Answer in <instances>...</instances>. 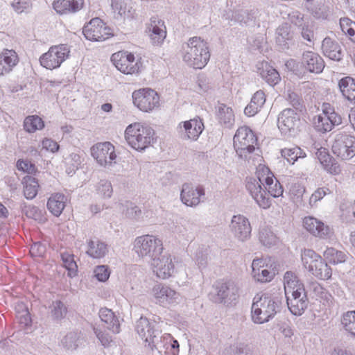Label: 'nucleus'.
I'll list each match as a JSON object with an SVG mask.
<instances>
[{
    "label": "nucleus",
    "instance_id": "1",
    "mask_svg": "<svg viewBox=\"0 0 355 355\" xmlns=\"http://www.w3.org/2000/svg\"><path fill=\"white\" fill-rule=\"evenodd\" d=\"M246 189L258 206L267 209L271 206L269 196L273 198L282 196L284 192L282 186L272 173L268 171L267 176L261 178H248Z\"/></svg>",
    "mask_w": 355,
    "mask_h": 355
},
{
    "label": "nucleus",
    "instance_id": "2",
    "mask_svg": "<svg viewBox=\"0 0 355 355\" xmlns=\"http://www.w3.org/2000/svg\"><path fill=\"white\" fill-rule=\"evenodd\" d=\"M284 286L288 309L292 314L301 315L309 303L303 284L294 272L287 271L284 276Z\"/></svg>",
    "mask_w": 355,
    "mask_h": 355
},
{
    "label": "nucleus",
    "instance_id": "3",
    "mask_svg": "<svg viewBox=\"0 0 355 355\" xmlns=\"http://www.w3.org/2000/svg\"><path fill=\"white\" fill-rule=\"evenodd\" d=\"M183 61L194 69H202L208 63L210 52L208 44L198 37L190 38L182 46Z\"/></svg>",
    "mask_w": 355,
    "mask_h": 355
},
{
    "label": "nucleus",
    "instance_id": "4",
    "mask_svg": "<svg viewBox=\"0 0 355 355\" xmlns=\"http://www.w3.org/2000/svg\"><path fill=\"white\" fill-rule=\"evenodd\" d=\"M282 300L268 293L254 298L252 305V319L254 323L263 324L273 318L279 312Z\"/></svg>",
    "mask_w": 355,
    "mask_h": 355
},
{
    "label": "nucleus",
    "instance_id": "5",
    "mask_svg": "<svg viewBox=\"0 0 355 355\" xmlns=\"http://www.w3.org/2000/svg\"><path fill=\"white\" fill-rule=\"evenodd\" d=\"M124 135L128 145L140 152L148 148L156 141L155 130L150 125L141 123L128 125Z\"/></svg>",
    "mask_w": 355,
    "mask_h": 355
},
{
    "label": "nucleus",
    "instance_id": "6",
    "mask_svg": "<svg viewBox=\"0 0 355 355\" xmlns=\"http://www.w3.org/2000/svg\"><path fill=\"white\" fill-rule=\"evenodd\" d=\"M353 126H345L338 130L334 137L332 152L342 159L347 160L355 156V135Z\"/></svg>",
    "mask_w": 355,
    "mask_h": 355
},
{
    "label": "nucleus",
    "instance_id": "7",
    "mask_svg": "<svg viewBox=\"0 0 355 355\" xmlns=\"http://www.w3.org/2000/svg\"><path fill=\"white\" fill-rule=\"evenodd\" d=\"M161 318L155 317L149 320L146 317H140L136 321L135 330L139 336L143 340L144 345L150 350L155 347L156 343L161 338L162 329L159 326Z\"/></svg>",
    "mask_w": 355,
    "mask_h": 355
},
{
    "label": "nucleus",
    "instance_id": "8",
    "mask_svg": "<svg viewBox=\"0 0 355 355\" xmlns=\"http://www.w3.org/2000/svg\"><path fill=\"white\" fill-rule=\"evenodd\" d=\"M133 251L138 257L152 261L163 252L162 241L152 234H145L136 237L133 242Z\"/></svg>",
    "mask_w": 355,
    "mask_h": 355
},
{
    "label": "nucleus",
    "instance_id": "9",
    "mask_svg": "<svg viewBox=\"0 0 355 355\" xmlns=\"http://www.w3.org/2000/svg\"><path fill=\"white\" fill-rule=\"evenodd\" d=\"M301 257L304 267L314 277L322 280H328L331 277V267L315 251L305 249L302 252Z\"/></svg>",
    "mask_w": 355,
    "mask_h": 355
},
{
    "label": "nucleus",
    "instance_id": "10",
    "mask_svg": "<svg viewBox=\"0 0 355 355\" xmlns=\"http://www.w3.org/2000/svg\"><path fill=\"white\" fill-rule=\"evenodd\" d=\"M257 146V137L250 128L242 126L238 128L234 137V147L241 158L247 159Z\"/></svg>",
    "mask_w": 355,
    "mask_h": 355
},
{
    "label": "nucleus",
    "instance_id": "11",
    "mask_svg": "<svg viewBox=\"0 0 355 355\" xmlns=\"http://www.w3.org/2000/svg\"><path fill=\"white\" fill-rule=\"evenodd\" d=\"M154 302L164 308L174 307L181 303V294L169 286L161 283L155 284L151 290Z\"/></svg>",
    "mask_w": 355,
    "mask_h": 355
},
{
    "label": "nucleus",
    "instance_id": "12",
    "mask_svg": "<svg viewBox=\"0 0 355 355\" xmlns=\"http://www.w3.org/2000/svg\"><path fill=\"white\" fill-rule=\"evenodd\" d=\"M342 123L340 115L336 113L334 108L329 103H323L322 113L314 119L315 129L321 133L331 131L335 125Z\"/></svg>",
    "mask_w": 355,
    "mask_h": 355
},
{
    "label": "nucleus",
    "instance_id": "13",
    "mask_svg": "<svg viewBox=\"0 0 355 355\" xmlns=\"http://www.w3.org/2000/svg\"><path fill=\"white\" fill-rule=\"evenodd\" d=\"M70 49L67 44L55 45L43 53L40 58V64L47 69H54L60 67L69 56Z\"/></svg>",
    "mask_w": 355,
    "mask_h": 355
},
{
    "label": "nucleus",
    "instance_id": "14",
    "mask_svg": "<svg viewBox=\"0 0 355 355\" xmlns=\"http://www.w3.org/2000/svg\"><path fill=\"white\" fill-rule=\"evenodd\" d=\"M213 287L216 291V302L227 306L236 304L239 297V288L234 282L220 279L217 281Z\"/></svg>",
    "mask_w": 355,
    "mask_h": 355
},
{
    "label": "nucleus",
    "instance_id": "15",
    "mask_svg": "<svg viewBox=\"0 0 355 355\" xmlns=\"http://www.w3.org/2000/svg\"><path fill=\"white\" fill-rule=\"evenodd\" d=\"M132 101L141 111L149 112L159 106V97L155 90L142 88L132 93Z\"/></svg>",
    "mask_w": 355,
    "mask_h": 355
},
{
    "label": "nucleus",
    "instance_id": "16",
    "mask_svg": "<svg viewBox=\"0 0 355 355\" xmlns=\"http://www.w3.org/2000/svg\"><path fill=\"white\" fill-rule=\"evenodd\" d=\"M83 33L87 40L96 42L104 41L113 35L111 29L98 17L84 26Z\"/></svg>",
    "mask_w": 355,
    "mask_h": 355
},
{
    "label": "nucleus",
    "instance_id": "17",
    "mask_svg": "<svg viewBox=\"0 0 355 355\" xmlns=\"http://www.w3.org/2000/svg\"><path fill=\"white\" fill-rule=\"evenodd\" d=\"M174 259L173 257L166 253L151 261V267L158 278L166 279L173 276L175 272Z\"/></svg>",
    "mask_w": 355,
    "mask_h": 355
},
{
    "label": "nucleus",
    "instance_id": "18",
    "mask_svg": "<svg viewBox=\"0 0 355 355\" xmlns=\"http://www.w3.org/2000/svg\"><path fill=\"white\" fill-rule=\"evenodd\" d=\"M91 153L98 164L102 166L110 167L113 163H116L114 146L110 142L96 144L91 148Z\"/></svg>",
    "mask_w": 355,
    "mask_h": 355
},
{
    "label": "nucleus",
    "instance_id": "19",
    "mask_svg": "<svg viewBox=\"0 0 355 355\" xmlns=\"http://www.w3.org/2000/svg\"><path fill=\"white\" fill-rule=\"evenodd\" d=\"M300 123V115L291 108L282 111L277 119L278 128L285 135H293L298 128Z\"/></svg>",
    "mask_w": 355,
    "mask_h": 355
},
{
    "label": "nucleus",
    "instance_id": "20",
    "mask_svg": "<svg viewBox=\"0 0 355 355\" xmlns=\"http://www.w3.org/2000/svg\"><path fill=\"white\" fill-rule=\"evenodd\" d=\"M111 60L116 68L125 74L138 73L139 65L135 55L128 51H119L112 54Z\"/></svg>",
    "mask_w": 355,
    "mask_h": 355
},
{
    "label": "nucleus",
    "instance_id": "21",
    "mask_svg": "<svg viewBox=\"0 0 355 355\" xmlns=\"http://www.w3.org/2000/svg\"><path fill=\"white\" fill-rule=\"evenodd\" d=\"M230 230L234 237L239 241H246L251 237V224L248 218L243 215L237 214L232 216Z\"/></svg>",
    "mask_w": 355,
    "mask_h": 355
},
{
    "label": "nucleus",
    "instance_id": "22",
    "mask_svg": "<svg viewBox=\"0 0 355 355\" xmlns=\"http://www.w3.org/2000/svg\"><path fill=\"white\" fill-rule=\"evenodd\" d=\"M205 190L201 186L194 187L192 184L184 183L180 191V200L187 207H196L205 198Z\"/></svg>",
    "mask_w": 355,
    "mask_h": 355
},
{
    "label": "nucleus",
    "instance_id": "23",
    "mask_svg": "<svg viewBox=\"0 0 355 355\" xmlns=\"http://www.w3.org/2000/svg\"><path fill=\"white\" fill-rule=\"evenodd\" d=\"M203 130L204 124L199 117L180 122L177 127L181 138L194 141L198 139Z\"/></svg>",
    "mask_w": 355,
    "mask_h": 355
},
{
    "label": "nucleus",
    "instance_id": "24",
    "mask_svg": "<svg viewBox=\"0 0 355 355\" xmlns=\"http://www.w3.org/2000/svg\"><path fill=\"white\" fill-rule=\"evenodd\" d=\"M157 350L159 353H164V355H179L180 345L177 340L169 334H164L156 343L155 347L151 351Z\"/></svg>",
    "mask_w": 355,
    "mask_h": 355
},
{
    "label": "nucleus",
    "instance_id": "25",
    "mask_svg": "<svg viewBox=\"0 0 355 355\" xmlns=\"http://www.w3.org/2000/svg\"><path fill=\"white\" fill-rule=\"evenodd\" d=\"M302 64L307 71L315 73H321L324 67V62L321 56L311 51L303 53Z\"/></svg>",
    "mask_w": 355,
    "mask_h": 355
},
{
    "label": "nucleus",
    "instance_id": "26",
    "mask_svg": "<svg viewBox=\"0 0 355 355\" xmlns=\"http://www.w3.org/2000/svg\"><path fill=\"white\" fill-rule=\"evenodd\" d=\"M151 42L155 46L161 45L166 36L164 21L158 17H153L148 26Z\"/></svg>",
    "mask_w": 355,
    "mask_h": 355
},
{
    "label": "nucleus",
    "instance_id": "27",
    "mask_svg": "<svg viewBox=\"0 0 355 355\" xmlns=\"http://www.w3.org/2000/svg\"><path fill=\"white\" fill-rule=\"evenodd\" d=\"M304 228L311 234L322 239L329 236L330 229L323 222L313 216L305 217L303 220Z\"/></svg>",
    "mask_w": 355,
    "mask_h": 355
},
{
    "label": "nucleus",
    "instance_id": "28",
    "mask_svg": "<svg viewBox=\"0 0 355 355\" xmlns=\"http://www.w3.org/2000/svg\"><path fill=\"white\" fill-rule=\"evenodd\" d=\"M256 68L257 72L269 85L275 86L279 83L281 78L279 72L268 62H257Z\"/></svg>",
    "mask_w": 355,
    "mask_h": 355
},
{
    "label": "nucleus",
    "instance_id": "29",
    "mask_svg": "<svg viewBox=\"0 0 355 355\" xmlns=\"http://www.w3.org/2000/svg\"><path fill=\"white\" fill-rule=\"evenodd\" d=\"M18 62V55L15 51L4 50L0 54V76L10 73Z\"/></svg>",
    "mask_w": 355,
    "mask_h": 355
},
{
    "label": "nucleus",
    "instance_id": "30",
    "mask_svg": "<svg viewBox=\"0 0 355 355\" xmlns=\"http://www.w3.org/2000/svg\"><path fill=\"white\" fill-rule=\"evenodd\" d=\"M84 0H54L53 7L59 14L76 12L83 6Z\"/></svg>",
    "mask_w": 355,
    "mask_h": 355
},
{
    "label": "nucleus",
    "instance_id": "31",
    "mask_svg": "<svg viewBox=\"0 0 355 355\" xmlns=\"http://www.w3.org/2000/svg\"><path fill=\"white\" fill-rule=\"evenodd\" d=\"M322 50L323 54L332 60L339 61L343 54L339 44L331 40L330 37H325L322 42Z\"/></svg>",
    "mask_w": 355,
    "mask_h": 355
},
{
    "label": "nucleus",
    "instance_id": "32",
    "mask_svg": "<svg viewBox=\"0 0 355 355\" xmlns=\"http://www.w3.org/2000/svg\"><path fill=\"white\" fill-rule=\"evenodd\" d=\"M226 19L234 21L240 24L250 25L255 19V12L248 10H239L235 12H227L224 15Z\"/></svg>",
    "mask_w": 355,
    "mask_h": 355
},
{
    "label": "nucleus",
    "instance_id": "33",
    "mask_svg": "<svg viewBox=\"0 0 355 355\" xmlns=\"http://www.w3.org/2000/svg\"><path fill=\"white\" fill-rule=\"evenodd\" d=\"M338 86L343 96L355 104V79L351 76H345L338 80Z\"/></svg>",
    "mask_w": 355,
    "mask_h": 355
},
{
    "label": "nucleus",
    "instance_id": "34",
    "mask_svg": "<svg viewBox=\"0 0 355 355\" xmlns=\"http://www.w3.org/2000/svg\"><path fill=\"white\" fill-rule=\"evenodd\" d=\"M67 202V197L61 193L52 194L47 201L48 210L55 216H59L62 213Z\"/></svg>",
    "mask_w": 355,
    "mask_h": 355
},
{
    "label": "nucleus",
    "instance_id": "35",
    "mask_svg": "<svg viewBox=\"0 0 355 355\" xmlns=\"http://www.w3.org/2000/svg\"><path fill=\"white\" fill-rule=\"evenodd\" d=\"M98 315L101 321L107 324L108 329L114 334H119L120 332L119 319L111 309L102 308L100 309Z\"/></svg>",
    "mask_w": 355,
    "mask_h": 355
},
{
    "label": "nucleus",
    "instance_id": "36",
    "mask_svg": "<svg viewBox=\"0 0 355 355\" xmlns=\"http://www.w3.org/2000/svg\"><path fill=\"white\" fill-rule=\"evenodd\" d=\"M85 339L80 332L70 331L61 340L62 346L67 351L73 352L83 345Z\"/></svg>",
    "mask_w": 355,
    "mask_h": 355
},
{
    "label": "nucleus",
    "instance_id": "37",
    "mask_svg": "<svg viewBox=\"0 0 355 355\" xmlns=\"http://www.w3.org/2000/svg\"><path fill=\"white\" fill-rule=\"evenodd\" d=\"M266 102V95L262 90L256 92L250 103L245 107L244 113L248 116H253L261 110Z\"/></svg>",
    "mask_w": 355,
    "mask_h": 355
},
{
    "label": "nucleus",
    "instance_id": "38",
    "mask_svg": "<svg viewBox=\"0 0 355 355\" xmlns=\"http://www.w3.org/2000/svg\"><path fill=\"white\" fill-rule=\"evenodd\" d=\"M349 255L346 251L339 250L334 248H327L323 253L324 259L334 265L345 263Z\"/></svg>",
    "mask_w": 355,
    "mask_h": 355
},
{
    "label": "nucleus",
    "instance_id": "39",
    "mask_svg": "<svg viewBox=\"0 0 355 355\" xmlns=\"http://www.w3.org/2000/svg\"><path fill=\"white\" fill-rule=\"evenodd\" d=\"M276 42L283 49L288 48V42L293 38L290 26L285 23L280 25L276 31Z\"/></svg>",
    "mask_w": 355,
    "mask_h": 355
},
{
    "label": "nucleus",
    "instance_id": "40",
    "mask_svg": "<svg viewBox=\"0 0 355 355\" xmlns=\"http://www.w3.org/2000/svg\"><path fill=\"white\" fill-rule=\"evenodd\" d=\"M218 119L220 124L225 128H231L234 123V114L231 107L224 104L218 107L217 112Z\"/></svg>",
    "mask_w": 355,
    "mask_h": 355
},
{
    "label": "nucleus",
    "instance_id": "41",
    "mask_svg": "<svg viewBox=\"0 0 355 355\" xmlns=\"http://www.w3.org/2000/svg\"><path fill=\"white\" fill-rule=\"evenodd\" d=\"M107 252V245L98 240L89 241L87 243V254L94 258L100 259L106 254Z\"/></svg>",
    "mask_w": 355,
    "mask_h": 355
},
{
    "label": "nucleus",
    "instance_id": "42",
    "mask_svg": "<svg viewBox=\"0 0 355 355\" xmlns=\"http://www.w3.org/2000/svg\"><path fill=\"white\" fill-rule=\"evenodd\" d=\"M22 184L25 198L28 200L33 199L37 196L39 188L37 180L31 175H26L23 178Z\"/></svg>",
    "mask_w": 355,
    "mask_h": 355
},
{
    "label": "nucleus",
    "instance_id": "43",
    "mask_svg": "<svg viewBox=\"0 0 355 355\" xmlns=\"http://www.w3.org/2000/svg\"><path fill=\"white\" fill-rule=\"evenodd\" d=\"M281 155L291 164H293L299 158L306 157V153L298 146L284 148L281 150Z\"/></svg>",
    "mask_w": 355,
    "mask_h": 355
},
{
    "label": "nucleus",
    "instance_id": "44",
    "mask_svg": "<svg viewBox=\"0 0 355 355\" xmlns=\"http://www.w3.org/2000/svg\"><path fill=\"white\" fill-rule=\"evenodd\" d=\"M341 325L347 333L355 337V311H349L343 314Z\"/></svg>",
    "mask_w": 355,
    "mask_h": 355
},
{
    "label": "nucleus",
    "instance_id": "45",
    "mask_svg": "<svg viewBox=\"0 0 355 355\" xmlns=\"http://www.w3.org/2000/svg\"><path fill=\"white\" fill-rule=\"evenodd\" d=\"M44 127L43 120L37 115L26 116L24 121V130L29 132H35L36 130H42Z\"/></svg>",
    "mask_w": 355,
    "mask_h": 355
},
{
    "label": "nucleus",
    "instance_id": "46",
    "mask_svg": "<svg viewBox=\"0 0 355 355\" xmlns=\"http://www.w3.org/2000/svg\"><path fill=\"white\" fill-rule=\"evenodd\" d=\"M111 7L114 12L121 17L132 18L134 17L135 11L128 8L125 0H112Z\"/></svg>",
    "mask_w": 355,
    "mask_h": 355
},
{
    "label": "nucleus",
    "instance_id": "47",
    "mask_svg": "<svg viewBox=\"0 0 355 355\" xmlns=\"http://www.w3.org/2000/svg\"><path fill=\"white\" fill-rule=\"evenodd\" d=\"M95 191L101 198H110L113 193L112 183L108 180L102 179L95 185Z\"/></svg>",
    "mask_w": 355,
    "mask_h": 355
},
{
    "label": "nucleus",
    "instance_id": "48",
    "mask_svg": "<svg viewBox=\"0 0 355 355\" xmlns=\"http://www.w3.org/2000/svg\"><path fill=\"white\" fill-rule=\"evenodd\" d=\"M61 259L63 262V266L68 271V276L74 277L77 275L78 266L74 260V255L68 252L61 254Z\"/></svg>",
    "mask_w": 355,
    "mask_h": 355
},
{
    "label": "nucleus",
    "instance_id": "49",
    "mask_svg": "<svg viewBox=\"0 0 355 355\" xmlns=\"http://www.w3.org/2000/svg\"><path fill=\"white\" fill-rule=\"evenodd\" d=\"M49 309L51 316L54 320L63 319L67 313V306L60 300L53 301Z\"/></svg>",
    "mask_w": 355,
    "mask_h": 355
},
{
    "label": "nucleus",
    "instance_id": "50",
    "mask_svg": "<svg viewBox=\"0 0 355 355\" xmlns=\"http://www.w3.org/2000/svg\"><path fill=\"white\" fill-rule=\"evenodd\" d=\"M259 239L266 247H271L277 242V236L268 227H263L260 229Z\"/></svg>",
    "mask_w": 355,
    "mask_h": 355
},
{
    "label": "nucleus",
    "instance_id": "51",
    "mask_svg": "<svg viewBox=\"0 0 355 355\" xmlns=\"http://www.w3.org/2000/svg\"><path fill=\"white\" fill-rule=\"evenodd\" d=\"M251 352V347L245 343H237L226 349L223 355H249Z\"/></svg>",
    "mask_w": 355,
    "mask_h": 355
},
{
    "label": "nucleus",
    "instance_id": "52",
    "mask_svg": "<svg viewBox=\"0 0 355 355\" xmlns=\"http://www.w3.org/2000/svg\"><path fill=\"white\" fill-rule=\"evenodd\" d=\"M320 162L329 173L337 175L340 173L341 170L339 164L334 160H332L329 155L324 156L323 158L320 159Z\"/></svg>",
    "mask_w": 355,
    "mask_h": 355
},
{
    "label": "nucleus",
    "instance_id": "53",
    "mask_svg": "<svg viewBox=\"0 0 355 355\" xmlns=\"http://www.w3.org/2000/svg\"><path fill=\"white\" fill-rule=\"evenodd\" d=\"M22 213L29 218L35 220H41L42 218V211L37 207L24 204L21 208Z\"/></svg>",
    "mask_w": 355,
    "mask_h": 355
},
{
    "label": "nucleus",
    "instance_id": "54",
    "mask_svg": "<svg viewBox=\"0 0 355 355\" xmlns=\"http://www.w3.org/2000/svg\"><path fill=\"white\" fill-rule=\"evenodd\" d=\"M11 6L17 14L27 13L32 8V2L31 0H12Z\"/></svg>",
    "mask_w": 355,
    "mask_h": 355
},
{
    "label": "nucleus",
    "instance_id": "55",
    "mask_svg": "<svg viewBox=\"0 0 355 355\" xmlns=\"http://www.w3.org/2000/svg\"><path fill=\"white\" fill-rule=\"evenodd\" d=\"M313 291L316 295V297L320 298L323 300V303H327L329 304L331 303L333 297L320 284L315 283L313 284Z\"/></svg>",
    "mask_w": 355,
    "mask_h": 355
},
{
    "label": "nucleus",
    "instance_id": "56",
    "mask_svg": "<svg viewBox=\"0 0 355 355\" xmlns=\"http://www.w3.org/2000/svg\"><path fill=\"white\" fill-rule=\"evenodd\" d=\"M254 278L260 282H270L275 277V272L267 268H262L260 270L254 272L252 274Z\"/></svg>",
    "mask_w": 355,
    "mask_h": 355
},
{
    "label": "nucleus",
    "instance_id": "57",
    "mask_svg": "<svg viewBox=\"0 0 355 355\" xmlns=\"http://www.w3.org/2000/svg\"><path fill=\"white\" fill-rule=\"evenodd\" d=\"M340 26L341 31L347 34L351 38L355 34V22L349 18H341L340 19Z\"/></svg>",
    "mask_w": 355,
    "mask_h": 355
},
{
    "label": "nucleus",
    "instance_id": "58",
    "mask_svg": "<svg viewBox=\"0 0 355 355\" xmlns=\"http://www.w3.org/2000/svg\"><path fill=\"white\" fill-rule=\"evenodd\" d=\"M93 329L96 338L98 339L101 344L104 347H110L111 343L112 342V337L110 336V334L105 332V331H103L102 329H99L98 327H94Z\"/></svg>",
    "mask_w": 355,
    "mask_h": 355
},
{
    "label": "nucleus",
    "instance_id": "59",
    "mask_svg": "<svg viewBox=\"0 0 355 355\" xmlns=\"http://www.w3.org/2000/svg\"><path fill=\"white\" fill-rule=\"evenodd\" d=\"M94 274L99 282H105L110 277V272L107 266L101 265L95 268Z\"/></svg>",
    "mask_w": 355,
    "mask_h": 355
},
{
    "label": "nucleus",
    "instance_id": "60",
    "mask_svg": "<svg viewBox=\"0 0 355 355\" xmlns=\"http://www.w3.org/2000/svg\"><path fill=\"white\" fill-rule=\"evenodd\" d=\"M331 191L327 187H320L317 189L309 198V204L313 206L318 201L322 200L326 195L330 193Z\"/></svg>",
    "mask_w": 355,
    "mask_h": 355
},
{
    "label": "nucleus",
    "instance_id": "61",
    "mask_svg": "<svg viewBox=\"0 0 355 355\" xmlns=\"http://www.w3.org/2000/svg\"><path fill=\"white\" fill-rule=\"evenodd\" d=\"M125 207H126L125 215L131 218H139L141 215V210L133 203L130 202H125Z\"/></svg>",
    "mask_w": 355,
    "mask_h": 355
},
{
    "label": "nucleus",
    "instance_id": "62",
    "mask_svg": "<svg viewBox=\"0 0 355 355\" xmlns=\"http://www.w3.org/2000/svg\"><path fill=\"white\" fill-rule=\"evenodd\" d=\"M288 16L291 22L299 28L307 24L304 15L299 11H293Z\"/></svg>",
    "mask_w": 355,
    "mask_h": 355
},
{
    "label": "nucleus",
    "instance_id": "63",
    "mask_svg": "<svg viewBox=\"0 0 355 355\" xmlns=\"http://www.w3.org/2000/svg\"><path fill=\"white\" fill-rule=\"evenodd\" d=\"M300 28L301 30L302 37L304 40L313 44L314 33L312 28L308 24H306Z\"/></svg>",
    "mask_w": 355,
    "mask_h": 355
},
{
    "label": "nucleus",
    "instance_id": "64",
    "mask_svg": "<svg viewBox=\"0 0 355 355\" xmlns=\"http://www.w3.org/2000/svg\"><path fill=\"white\" fill-rule=\"evenodd\" d=\"M341 218L345 223H353L355 221V211L353 207H349L342 210Z\"/></svg>",
    "mask_w": 355,
    "mask_h": 355
}]
</instances>
